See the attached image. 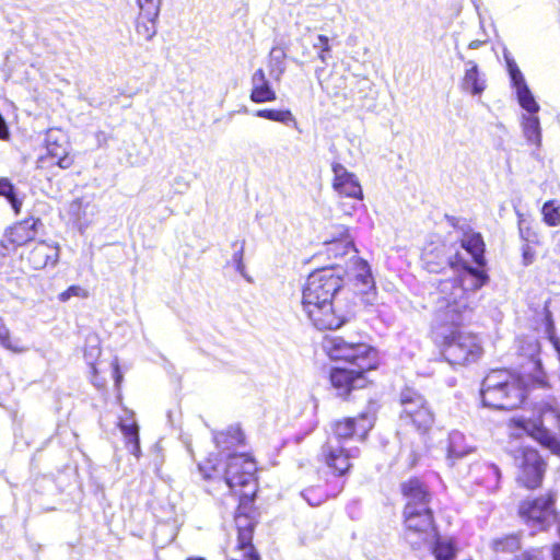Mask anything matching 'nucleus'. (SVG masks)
<instances>
[{"instance_id":"15","label":"nucleus","mask_w":560,"mask_h":560,"mask_svg":"<svg viewBox=\"0 0 560 560\" xmlns=\"http://www.w3.org/2000/svg\"><path fill=\"white\" fill-rule=\"evenodd\" d=\"M353 276L362 303L373 305L376 301V292L371 268L365 260L357 256L353 260Z\"/></svg>"},{"instance_id":"10","label":"nucleus","mask_w":560,"mask_h":560,"mask_svg":"<svg viewBox=\"0 0 560 560\" xmlns=\"http://www.w3.org/2000/svg\"><path fill=\"white\" fill-rule=\"evenodd\" d=\"M555 502L553 493L525 500L520 504L518 513L527 525L544 530L556 520Z\"/></svg>"},{"instance_id":"11","label":"nucleus","mask_w":560,"mask_h":560,"mask_svg":"<svg viewBox=\"0 0 560 560\" xmlns=\"http://www.w3.org/2000/svg\"><path fill=\"white\" fill-rule=\"evenodd\" d=\"M518 466L517 481L527 489H536L541 485L545 463L538 452L530 447H521L515 455Z\"/></svg>"},{"instance_id":"54","label":"nucleus","mask_w":560,"mask_h":560,"mask_svg":"<svg viewBox=\"0 0 560 560\" xmlns=\"http://www.w3.org/2000/svg\"><path fill=\"white\" fill-rule=\"evenodd\" d=\"M548 322H549V328L552 329V322H551V318H550V314H548Z\"/></svg>"},{"instance_id":"2","label":"nucleus","mask_w":560,"mask_h":560,"mask_svg":"<svg viewBox=\"0 0 560 560\" xmlns=\"http://www.w3.org/2000/svg\"><path fill=\"white\" fill-rule=\"evenodd\" d=\"M323 349L331 360L345 361L351 368H335L330 372L331 385L340 396L368 384L365 373L378 365L377 351L364 342H353L342 337H326Z\"/></svg>"},{"instance_id":"20","label":"nucleus","mask_w":560,"mask_h":560,"mask_svg":"<svg viewBox=\"0 0 560 560\" xmlns=\"http://www.w3.org/2000/svg\"><path fill=\"white\" fill-rule=\"evenodd\" d=\"M460 88L464 92L472 96L481 95L487 89V79L483 72L479 70L478 65L468 60L465 62V71L460 81Z\"/></svg>"},{"instance_id":"4","label":"nucleus","mask_w":560,"mask_h":560,"mask_svg":"<svg viewBox=\"0 0 560 560\" xmlns=\"http://www.w3.org/2000/svg\"><path fill=\"white\" fill-rule=\"evenodd\" d=\"M401 491L407 499L404 511L406 539L418 547L435 538L432 511L429 508V493L418 479H410L401 485Z\"/></svg>"},{"instance_id":"30","label":"nucleus","mask_w":560,"mask_h":560,"mask_svg":"<svg viewBox=\"0 0 560 560\" xmlns=\"http://www.w3.org/2000/svg\"><path fill=\"white\" fill-rule=\"evenodd\" d=\"M244 440L243 432L238 427H230L228 430L214 435V442L222 450H230L240 445Z\"/></svg>"},{"instance_id":"35","label":"nucleus","mask_w":560,"mask_h":560,"mask_svg":"<svg viewBox=\"0 0 560 560\" xmlns=\"http://www.w3.org/2000/svg\"><path fill=\"white\" fill-rule=\"evenodd\" d=\"M521 547L520 537L517 535H508L502 538L494 539L492 548L497 553L514 552Z\"/></svg>"},{"instance_id":"49","label":"nucleus","mask_w":560,"mask_h":560,"mask_svg":"<svg viewBox=\"0 0 560 560\" xmlns=\"http://www.w3.org/2000/svg\"><path fill=\"white\" fill-rule=\"evenodd\" d=\"M532 384H533V386H538V387L547 386V382H546L544 375L537 376L535 380H533Z\"/></svg>"},{"instance_id":"17","label":"nucleus","mask_w":560,"mask_h":560,"mask_svg":"<svg viewBox=\"0 0 560 560\" xmlns=\"http://www.w3.org/2000/svg\"><path fill=\"white\" fill-rule=\"evenodd\" d=\"M46 145L49 155L57 160L61 168H69L73 160L69 156V142L66 135L59 130H49L46 136Z\"/></svg>"},{"instance_id":"16","label":"nucleus","mask_w":560,"mask_h":560,"mask_svg":"<svg viewBox=\"0 0 560 560\" xmlns=\"http://www.w3.org/2000/svg\"><path fill=\"white\" fill-rule=\"evenodd\" d=\"M324 246L326 254L334 258H340L350 253H357L354 243L349 235V230L345 225L332 226L329 236L324 241Z\"/></svg>"},{"instance_id":"41","label":"nucleus","mask_w":560,"mask_h":560,"mask_svg":"<svg viewBox=\"0 0 560 560\" xmlns=\"http://www.w3.org/2000/svg\"><path fill=\"white\" fill-rule=\"evenodd\" d=\"M517 214H518V230H520L521 237L527 243L535 242L537 234L530 229L529 225H526V221L523 218V214H521V213H517Z\"/></svg>"},{"instance_id":"56","label":"nucleus","mask_w":560,"mask_h":560,"mask_svg":"<svg viewBox=\"0 0 560 560\" xmlns=\"http://www.w3.org/2000/svg\"><path fill=\"white\" fill-rule=\"evenodd\" d=\"M416 462H417V458H416V457H413V459H412V462H411V465H415V464H416Z\"/></svg>"},{"instance_id":"1","label":"nucleus","mask_w":560,"mask_h":560,"mask_svg":"<svg viewBox=\"0 0 560 560\" xmlns=\"http://www.w3.org/2000/svg\"><path fill=\"white\" fill-rule=\"evenodd\" d=\"M448 222L462 233V247L478 267L469 266L458 254L450 259L451 267L459 272V276L441 280L432 293L435 327H457L469 319L475 310L474 294L488 280L486 272L480 269L486 264L485 242L481 234L475 232L464 219L453 217Z\"/></svg>"},{"instance_id":"32","label":"nucleus","mask_w":560,"mask_h":560,"mask_svg":"<svg viewBox=\"0 0 560 560\" xmlns=\"http://www.w3.org/2000/svg\"><path fill=\"white\" fill-rule=\"evenodd\" d=\"M156 20L158 18H150L144 12H140L136 26L137 34L145 40H151L156 34Z\"/></svg>"},{"instance_id":"23","label":"nucleus","mask_w":560,"mask_h":560,"mask_svg":"<svg viewBox=\"0 0 560 560\" xmlns=\"http://www.w3.org/2000/svg\"><path fill=\"white\" fill-rule=\"evenodd\" d=\"M471 474L477 482L485 486L490 491L499 488L501 472L498 466L490 463H478L472 466Z\"/></svg>"},{"instance_id":"42","label":"nucleus","mask_w":560,"mask_h":560,"mask_svg":"<svg viewBox=\"0 0 560 560\" xmlns=\"http://www.w3.org/2000/svg\"><path fill=\"white\" fill-rule=\"evenodd\" d=\"M314 48L319 49L318 58L322 62L327 61V52L330 51L329 39L325 35H318L317 43L314 44Z\"/></svg>"},{"instance_id":"47","label":"nucleus","mask_w":560,"mask_h":560,"mask_svg":"<svg viewBox=\"0 0 560 560\" xmlns=\"http://www.w3.org/2000/svg\"><path fill=\"white\" fill-rule=\"evenodd\" d=\"M97 373H98L97 371H96V372H94V371L92 370V382H93V384H94L96 387L102 388V387H104V385H105V381H104V380H100V378H98V376H97Z\"/></svg>"},{"instance_id":"13","label":"nucleus","mask_w":560,"mask_h":560,"mask_svg":"<svg viewBox=\"0 0 560 560\" xmlns=\"http://www.w3.org/2000/svg\"><path fill=\"white\" fill-rule=\"evenodd\" d=\"M504 58L506 61L512 85L516 91L518 104L526 112L523 115L537 114L540 107L536 102L532 91L529 90L523 73L518 69L515 61L508 54H504Z\"/></svg>"},{"instance_id":"40","label":"nucleus","mask_w":560,"mask_h":560,"mask_svg":"<svg viewBox=\"0 0 560 560\" xmlns=\"http://www.w3.org/2000/svg\"><path fill=\"white\" fill-rule=\"evenodd\" d=\"M73 296L86 299L89 296V291L80 285H70L66 291L59 294V300L61 302H67Z\"/></svg>"},{"instance_id":"29","label":"nucleus","mask_w":560,"mask_h":560,"mask_svg":"<svg viewBox=\"0 0 560 560\" xmlns=\"http://www.w3.org/2000/svg\"><path fill=\"white\" fill-rule=\"evenodd\" d=\"M36 223L37 222L34 220H26L14 225L9 234L10 242L18 246H21L34 240V237L36 236Z\"/></svg>"},{"instance_id":"18","label":"nucleus","mask_w":560,"mask_h":560,"mask_svg":"<svg viewBox=\"0 0 560 560\" xmlns=\"http://www.w3.org/2000/svg\"><path fill=\"white\" fill-rule=\"evenodd\" d=\"M68 213L83 232L93 223L98 213V207L91 198L82 197L70 202Z\"/></svg>"},{"instance_id":"6","label":"nucleus","mask_w":560,"mask_h":560,"mask_svg":"<svg viewBox=\"0 0 560 560\" xmlns=\"http://www.w3.org/2000/svg\"><path fill=\"white\" fill-rule=\"evenodd\" d=\"M199 471L206 480H221L234 490L237 487H247L254 482V472L256 464L247 454L229 455L224 467L214 458H208L198 465Z\"/></svg>"},{"instance_id":"25","label":"nucleus","mask_w":560,"mask_h":560,"mask_svg":"<svg viewBox=\"0 0 560 560\" xmlns=\"http://www.w3.org/2000/svg\"><path fill=\"white\" fill-rule=\"evenodd\" d=\"M521 126L523 136L526 141L534 144L536 148L541 145V128L540 120L537 114L535 115H522Z\"/></svg>"},{"instance_id":"7","label":"nucleus","mask_w":560,"mask_h":560,"mask_svg":"<svg viewBox=\"0 0 560 560\" xmlns=\"http://www.w3.org/2000/svg\"><path fill=\"white\" fill-rule=\"evenodd\" d=\"M481 352L478 337L470 332L452 329L444 336L442 354L453 365L475 362L480 358Z\"/></svg>"},{"instance_id":"14","label":"nucleus","mask_w":560,"mask_h":560,"mask_svg":"<svg viewBox=\"0 0 560 560\" xmlns=\"http://www.w3.org/2000/svg\"><path fill=\"white\" fill-rule=\"evenodd\" d=\"M334 174L332 188L339 195L362 200L363 191L355 174L349 172L341 163L334 161L331 163Z\"/></svg>"},{"instance_id":"9","label":"nucleus","mask_w":560,"mask_h":560,"mask_svg":"<svg viewBox=\"0 0 560 560\" xmlns=\"http://www.w3.org/2000/svg\"><path fill=\"white\" fill-rule=\"evenodd\" d=\"M302 310L312 324L319 330L337 329L345 322L338 314L332 301H323L320 296L302 292Z\"/></svg>"},{"instance_id":"37","label":"nucleus","mask_w":560,"mask_h":560,"mask_svg":"<svg viewBox=\"0 0 560 560\" xmlns=\"http://www.w3.org/2000/svg\"><path fill=\"white\" fill-rule=\"evenodd\" d=\"M541 214L547 225L558 226L560 224V207L556 206L553 200L544 203Z\"/></svg>"},{"instance_id":"24","label":"nucleus","mask_w":560,"mask_h":560,"mask_svg":"<svg viewBox=\"0 0 560 560\" xmlns=\"http://www.w3.org/2000/svg\"><path fill=\"white\" fill-rule=\"evenodd\" d=\"M400 419L405 418V416H412V413L430 408L425 398L412 388H405L400 393Z\"/></svg>"},{"instance_id":"46","label":"nucleus","mask_w":560,"mask_h":560,"mask_svg":"<svg viewBox=\"0 0 560 560\" xmlns=\"http://www.w3.org/2000/svg\"><path fill=\"white\" fill-rule=\"evenodd\" d=\"M112 366H113V374H114V377H115V382L116 384L118 385L122 378L121 374L119 373V366H118V362L117 360H115L113 363H112Z\"/></svg>"},{"instance_id":"31","label":"nucleus","mask_w":560,"mask_h":560,"mask_svg":"<svg viewBox=\"0 0 560 560\" xmlns=\"http://www.w3.org/2000/svg\"><path fill=\"white\" fill-rule=\"evenodd\" d=\"M434 539L433 553L435 560H454L456 549L452 540L447 538L436 537Z\"/></svg>"},{"instance_id":"50","label":"nucleus","mask_w":560,"mask_h":560,"mask_svg":"<svg viewBox=\"0 0 560 560\" xmlns=\"http://www.w3.org/2000/svg\"><path fill=\"white\" fill-rule=\"evenodd\" d=\"M337 81H338V84H336V86H335V88L332 89V91H331V93H332L334 95H338L339 90H340V89H343V86H345V79H343L342 77H338V78H337Z\"/></svg>"},{"instance_id":"57","label":"nucleus","mask_w":560,"mask_h":560,"mask_svg":"<svg viewBox=\"0 0 560 560\" xmlns=\"http://www.w3.org/2000/svg\"><path fill=\"white\" fill-rule=\"evenodd\" d=\"M306 500L311 503V505H315L316 504L314 502H311L308 498H306Z\"/></svg>"},{"instance_id":"45","label":"nucleus","mask_w":560,"mask_h":560,"mask_svg":"<svg viewBox=\"0 0 560 560\" xmlns=\"http://www.w3.org/2000/svg\"><path fill=\"white\" fill-rule=\"evenodd\" d=\"M538 352H539V345H538V342H537L536 340H534V339H533V340H529V341H528V351H527V353H526V354H527L532 360H534V361H535V364H536V365H538V364H539L538 360H536V357H537Z\"/></svg>"},{"instance_id":"19","label":"nucleus","mask_w":560,"mask_h":560,"mask_svg":"<svg viewBox=\"0 0 560 560\" xmlns=\"http://www.w3.org/2000/svg\"><path fill=\"white\" fill-rule=\"evenodd\" d=\"M237 525V550L242 552L243 560H260L259 555L256 552L253 539V524L245 516H236Z\"/></svg>"},{"instance_id":"44","label":"nucleus","mask_w":560,"mask_h":560,"mask_svg":"<svg viewBox=\"0 0 560 560\" xmlns=\"http://www.w3.org/2000/svg\"><path fill=\"white\" fill-rule=\"evenodd\" d=\"M516 560H542L541 551L538 549L525 551Z\"/></svg>"},{"instance_id":"28","label":"nucleus","mask_w":560,"mask_h":560,"mask_svg":"<svg viewBox=\"0 0 560 560\" xmlns=\"http://www.w3.org/2000/svg\"><path fill=\"white\" fill-rule=\"evenodd\" d=\"M474 446L466 442L465 435L459 431H452L448 435L447 458L458 459L471 453Z\"/></svg>"},{"instance_id":"36","label":"nucleus","mask_w":560,"mask_h":560,"mask_svg":"<svg viewBox=\"0 0 560 560\" xmlns=\"http://www.w3.org/2000/svg\"><path fill=\"white\" fill-rule=\"evenodd\" d=\"M255 116L281 124L294 121V117L289 109H258Z\"/></svg>"},{"instance_id":"43","label":"nucleus","mask_w":560,"mask_h":560,"mask_svg":"<svg viewBox=\"0 0 560 560\" xmlns=\"http://www.w3.org/2000/svg\"><path fill=\"white\" fill-rule=\"evenodd\" d=\"M523 265L529 266L533 264L535 259V252L530 248L528 244L524 245L523 248Z\"/></svg>"},{"instance_id":"3","label":"nucleus","mask_w":560,"mask_h":560,"mask_svg":"<svg viewBox=\"0 0 560 560\" xmlns=\"http://www.w3.org/2000/svg\"><path fill=\"white\" fill-rule=\"evenodd\" d=\"M374 417L371 413H361L357 418H347L334 425V435L328 439L322 448L325 464L336 475L343 476L351 468V459L359 456V448L346 447L345 443L353 438H365L373 428Z\"/></svg>"},{"instance_id":"8","label":"nucleus","mask_w":560,"mask_h":560,"mask_svg":"<svg viewBox=\"0 0 560 560\" xmlns=\"http://www.w3.org/2000/svg\"><path fill=\"white\" fill-rule=\"evenodd\" d=\"M535 440L549 448L555 454L560 455V409L544 404L539 409V419L537 422L528 423L524 427Z\"/></svg>"},{"instance_id":"52","label":"nucleus","mask_w":560,"mask_h":560,"mask_svg":"<svg viewBox=\"0 0 560 560\" xmlns=\"http://www.w3.org/2000/svg\"><path fill=\"white\" fill-rule=\"evenodd\" d=\"M316 77H317V79L319 81V84H320L322 89L330 92V88L328 85H324V83L320 81V79H319V70H316Z\"/></svg>"},{"instance_id":"21","label":"nucleus","mask_w":560,"mask_h":560,"mask_svg":"<svg viewBox=\"0 0 560 560\" xmlns=\"http://www.w3.org/2000/svg\"><path fill=\"white\" fill-rule=\"evenodd\" d=\"M252 91L249 98L252 102L260 104L267 102H273L277 100V94L271 88L269 80L267 79L262 69H257L250 79Z\"/></svg>"},{"instance_id":"5","label":"nucleus","mask_w":560,"mask_h":560,"mask_svg":"<svg viewBox=\"0 0 560 560\" xmlns=\"http://www.w3.org/2000/svg\"><path fill=\"white\" fill-rule=\"evenodd\" d=\"M528 383L508 370H493L483 380L481 399L485 406L494 409H515L525 400Z\"/></svg>"},{"instance_id":"33","label":"nucleus","mask_w":560,"mask_h":560,"mask_svg":"<svg viewBox=\"0 0 560 560\" xmlns=\"http://www.w3.org/2000/svg\"><path fill=\"white\" fill-rule=\"evenodd\" d=\"M100 355L101 347L98 337L95 335L88 336L85 340L84 359L94 372H96L95 362Z\"/></svg>"},{"instance_id":"38","label":"nucleus","mask_w":560,"mask_h":560,"mask_svg":"<svg viewBox=\"0 0 560 560\" xmlns=\"http://www.w3.org/2000/svg\"><path fill=\"white\" fill-rule=\"evenodd\" d=\"M0 196H4L14 211L19 213L21 201L16 198L12 184L5 178L0 179Z\"/></svg>"},{"instance_id":"48","label":"nucleus","mask_w":560,"mask_h":560,"mask_svg":"<svg viewBox=\"0 0 560 560\" xmlns=\"http://www.w3.org/2000/svg\"><path fill=\"white\" fill-rule=\"evenodd\" d=\"M234 260L236 261V269L240 271V272H243L244 270V266H243V262H242V250L240 253H236L234 255Z\"/></svg>"},{"instance_id":"39","label":"nucleus","mask_w":560,"mask_h":560,"mask_svg":"<svg viewBox=\"0 0 560 560\" xmlns=\"http://www.w3.org/2000/svg\"><path fill=\"white\" fill-rule=\"evenodd\" d=\"M140 12L150 18H159L162 0H137Z\"/></svg>"},{"instance_id":"53","label":"nucleus","mask_w":560,"mask_h":560,"mask_svg":"<svg viewBox=\"0 0 560 560\" xmlns=\"http://www.w3.org/2000/svg\"><path fill=\"white\" fill-rule=\"evenodd\" d=\"M186 560H206V559L199 558V557H190V558H187Z\"/></svg>"},{"instance_id":"12","label":"nucleus","mask_w":560,"mask_h":560,"mask_svg":"<svg viewBox=\"0 0 560 560\" xmlns=\"http://www.w3.org/2000/svg\"><path fill=\"white\" fill-rule=\"evenodd\" d=\"M342 284L343 280L339 270L323 268L315 270L308 276L302 292L318 295L324 302L334 301Z\"/></svg>"},{"instance_id":"27","label":"nucleus","mask_w":560,"mask_h":560,"mask_svg":"<svg viewBox=\"0 0 560 560\" xmlns=\"http://www.w3.org/2000/svg\"><path fill=\"white\" fill-rule=\"evenodd\" d=\"M119 428L125 436L130 453L138 457L140 454L139 428L133 420L132 415L121 418L119 421Z\"/></svg>"},{"instance_id":"22","label":"nucleus","mask_w":560,"mask_h":560,"mask_svg":"<svg viewBox=\"0 0 560 560\" xmlns=\"http://www.w3.org/2000/svg\"><path fill=\"white\" fill-rule=\"evenodd\" d=\"M27 259L35 270L49 265L54 267L59 260V247L39 243L30 252Z\"/></svg>"},{"instance_id":"34","label":"nucleus","mask_w":560,"mask_h":560,"mask_svg":"<svg viewBox=\"0 0 560 560\" xmlns=\"http://www.w3.org/2000/svg\"><path fill=\"white\" fill-rule=\"evenodd\" d=\"M0 345L12 352L21 353L27 350L26 347L22 346L19 339H12L10 330L0 317Z\"/></svg>"},{"instance_id":"55","label":"nucleus","mask_w":560,"mask_h":560,"mask_svg":"<svg viewBox=\"0 0 560 560\" xmlns=\"http://www.w3.org/2000/svg\"><path fill=\"white\" fill-rule=\"evenodd\" d=\"M355 210V206H351V209L347 212L348 214H351V211Z\"/></svg>"},{"instance_id":"51","label":"nucleus","mask_w":560,"mask_h":560,"mask_svg":"<svg viewBox=\"0 0 560 560\" xmlns=\"http://www.w3.org/2000/svg\"><path fill=\"white\" fill-rule=\"evenodd\" d=\"M481 45H482V42H480V40H472V42H470V43H469L468 47H469L470 49H477V48H479Z\"/></svg>"},{"instance_id":"26","label":"nucleus","mask_w":560,"mask_h":560,"mask_svg":"<svg viewBox=\"0 0 560 560\" xmlns=\"http://www.w3.org/2000/svg\"><path fill=\"white\" fill-rule=\"evenodd\" d=\"M400 421L405 425H411L420 434H425L434 423V413L430 407L412 413V416H405Z\"/></svg>"}]
</instances>
